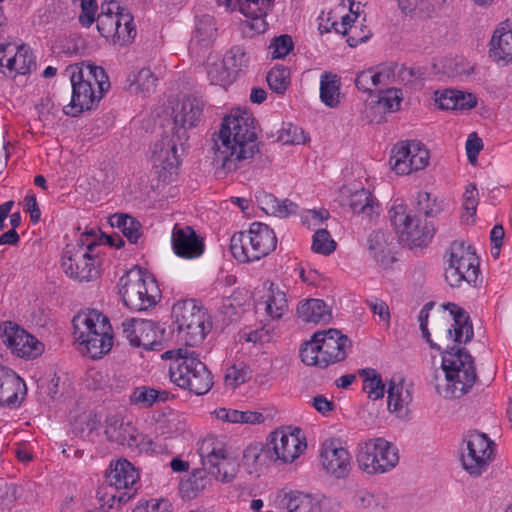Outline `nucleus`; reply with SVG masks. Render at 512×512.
I'll list each match as a JSON object with an SVG mask.
<instances>
[{
	"instance_id": "nucleus-10",
	"label": "nucleus",
	"mask_w": 512,
	"mask_h": 512,
	"mask_svg": "<svg viewBox=\"0 0 512 512\" xmlns=\"http://www.w3.org/2000/svg\"><path fill=\"white\" fill-rule=\"evenodd\" d=\"M94 242L68 244L62 255V268L65 274L78 282L96 280L100 274V262L95 253Z\"/></svg>"
},
{
	"instance_id": "nucleus-42",
	"label": "nucleus",
	"mask_w": 512,
	"mask_h": 512,
	"mask_svg": "<svg viewBox=\"0 0 512 512\" xmlns=\"http://www.w3.org/2000/svg\"><path fill=\"white\" fill-rule=\"evenodd\" d=\"M262 209L267 213L280 218L294 215L298 211V205L289 199L279 200L271 194H266L260 200Z\"/></svg>"
},
{
	"instance_id": "nucleus-48",
	"label": "nucleus",
	"mask_w": 512,
	"mask_h": 512,
	"mask_svg": "<svg viewBox=\"0 0 512 512\" xmlns=\"http://www.w3.org/2000/svg\"><path fill=\"white\" fill-rule=\"evenodd\" d=\"M266 80L273 92L284 94L290 85V71L285 66L276 65L268 72Z\"/></svg>"
},
{
	"instance_id": "nucleus-41",
	"label": "nucleus",
	"mask_w": 512,
	"mask_h": 512,
	"mask_svg": "<svg viewBox=\"0 0 512 512\" xmlns=\"http://www.w3.org/2000/svg\"><path fill=\"white\" fill-rule=\"evenodd\" d=\"M110 224L113 227H117L132 244H136L142 236L141 223L127 214L112 215L110 217Z\"/></svg>"
},
{
	"instance_id": "nucleus-35",
	"label": "nucleus",
	"mask_w": 512,
	"mask_h": 512,
	"mask_svg": "<svg viewBox=\"0 0 512 512\" xmlns=\"http://www.w3.org/2000/svg\"><path fill=\"white\" fill-rule=\"evenodd\" d=\"M268 446L261 443H253L246 447L243 452L242 463L249 474H258L261 468L270 461Z\"/></svg>"
},
{
	"instance_id": "nucleus-28",
	"label": "nucleus",
	"mask_w": 512,
	"mask_h": 512,
	"mask_svg": "<svg viewBox=\"0 0 512 512\" xmlns=\"http://www.w3.org/2000/svg\"><path fill=\"white\" fill-rule=\"evenodd\" d=\"M204 103L197 97L185 98L179 106L174 109V124L180 129L195 127L200 121L203 113Z\"/></svg>"
},
{
	"instance_id": "nucleus-19",
	"label": "nucleus",
	"mask_w": 512,
	"mask_h": 512,
	"mask_svg": "<svg viewBox=\"0 0 512 512\" xmlns=\"http://www.w3.org/2000/svg\"><path fill=\"white\" fill-rule=\"evenodd\" d=\"M270 461L291 463L306 449L307 444L299 438L298 434L276 430L270 435L267 444Z\"/></svg>"
},
{
	"instance_id": "nucleus-64",
	"label": "nucleus",
	"mask_w": 512,
	"mask_h": 512,
	"mask_svg": "<svg viewBox=\"0 0 512 512\" xmlns=\"http://www.w3.org/2000/svg\"><path fill=\"white\" fill-rule=\"evenodd\" d=\"M372 77H375L374 69L372 68L359 72L355 78V85L357 89L371 93L373 91L371 85Z\"/></svg>"
},
{
	"instance_id": "nucleus-32",
	"label": "nucleus",
	"mask_w": 512,
	"mask_h": 512,
	"mask_svg": "<svg viewBox=\"0 0 512 512\" xmlns=\"http://www.w3.org/2000/svg\"><path fill=\"white\" fill-rule=\"evenodd\" d=\"M83 73V82L89 83L91 88H96L100 92H106L110 83L105 70L102 67L96 66L90 62L82 63L81 66H76L71 72V76H80Z\"/></svg>"
},
{
	"instance_id": "nucleus-15",
	"label": "nucleus",
	"mask_w": 512,
	"mask_h": 512,
	"mask_svg": "<svg viewBox=\"0 0 512 512\" xmlns=\"http://www.w3.org/2000/svg\"><path fill=\"white\" fill-rule=\"evenodd\" d=\"M430 154L419 141L400 142L392 149L389 163L399 175H408L423 170L429 164Z\"/></svg>"
},
{
	"instance_id": "nucleus-63",
	"label": "nucleus",
	"mask_w": 512,
	"mask_h": 512,
	"mask_svg": "<svg viewBox=\"0 0 512 512\" xmlns=\"http://www.w3.org/2000/svg\"><path fill=\"white\" fill-rule=\"evenodd\" d=\"M396 70H398L402 80H405L404 74L412 75V71L410 69L399 67L396 63L384 64L378 67V72L383 73L381 76L387 84L389 79L395 75Z\"/></svg>"
},
{
	"instance_id": "nucleus-39",
	"label": "nucleus",
	"mask_w": 512,
	"mask_h": 512,
	"mask_svg": "<svg viewBox=\"0 0 512 512\" xmlns=\"http://www.w3.org/2000/svg\"><path fill=\"white\" fill-rule=\"evenodd\" d=\"M217 27L215 19L210 15H203L197 18L192 44L208 47L215 39Z\"/></svg>"
},
{
	"instance_id": "nucleus-17",
	"label": "nucleus",
	"mask_w": 512,
	"mask_h": 512,
	"mask_svg": "<svg viewBox=\"0 0 512 512\" xmlns=\"http://www.w3.org/2000/svg\"><path fill=\"white\" fill-rule=\"evenodd\" d=\"M1 331L3 344L18 357L32 359L44 351L43 343L13 322H5Z\"/></svg>"
},
{
	"instance_id": "nucleus-24",
	"label": "nucleus",
	"mask_w": 512,
	"mask_h": 512,
	"mask_svg": "<svg viewBox=\"0 0 512 512\" xmlns=\"http://www.w3.org/2000/svg\"><path fill=\"white\" fill-rule=\"evenodd\" d=\"M25 394L24 381L13 371L0 366V405L17 406Z\"/></svg>"
},
{
	"instance_id": "nucleus-30",
	"label": "nucleus",
	"mask_w": 512,
	"mask_h": 512,
	"mask_svg": "<svg viewBox=\"0 0 512 512\" xmlns=\"http://www.w3.org/2000/svg\"><path fill=\"white\" fill-rule=\"evenodd\" d=\"M348 206L353 213L362 216L364 219L372 220L379 214V205L369 190L361 188L350 193Z\"/></svg>"
},
{
	"instance_id": "nucleus-23",
	"label": "nucleus",
	"mask_w": 512,
	"mask_h": 512,
	"mask_svg": "<svg viewBox=\"0 0 512 512\" xmlns=\"http://www.w3.org/2000/svg\"><path fill=\"white\" fill-rule=\"evenodd\" d=\"M0 66L6 67L10 72L25 75L36 67L35 57L29 47L13 43H1Z\"/></svg>"
},
{
	"instance_id": "nucleus-59",
	"label": "nucleus",
	"mask_w": 512,
	"mask_h": 512,
	"mask_svg": "<svg viewBox=\"0 0 512 512\" xmlns=\"http://www.w3.org/2000/svg\"><path fill=\"white\" fill-rule=\"evenodd\" d=\"M458 90L446 89L435 92V103L443 110H456Z\"/></svg>"
},
{
	"instance_id": "nucleus-45",
	"label": "nucleus",
	"mask_w": 512,
	"mask_h": 512,
	"mask_svg": "<svg viewBox=\"0 0 512 512\" xmlns=\"http://www.w3.org/2000/svg\"><path fill=\"white\" fill-rule=\"evenodd\" d=\"M207 76L213 85L226 87L233 82L235 76L223 60H216L207 63Z\"/></svg>"
},
{
	"instance_id": "nucleus-4",
	"label": "nucleus",
	"mask_w": 512,
	"mask_h": 512,
	"mask_svg": "<svg viewBox=\"0 0 512 512\" xmlns=\"http://www.w3.org/2000/svg\"><path fill=\"white\" fill-rule=\"evenodd\" d=\"M74 337L91 358H101L113 345L108 318L96 310L78 313L72 321Z\"/></svg>"
},
{
	"instance_id": "nucleus-26",
	"label": "nucleus",
	"mask_w": 512,
	"mask_h": 512,
	"mask_svg": "<svg viewBox=\"0 0 512 512\" xmlns=\"http://www.w3.org/2000/svg\"><path fill=\"white\" fill-rule=\"evenodd\" d=\"M489 54L496 62H512V22L504 21L494 30Z\"/></svg>"
},
{
	"instance_id": "nucleus-34",
	"label": "nucleus",
	"mask_w": 512,
	"mask_h": 512,
	"mask_svg": "<svg viewBox=\"0 0 512 512\" xmlns=\"http://www.w3.org/2000/svg\"><path fill=\"white\" fill-rule=\"evenodd\" d=\"M265 312L272 320H278L288 311L289 305L286 293L277 285L271 283L266 294Z\"/></svg>"
},
{
	"instance_id": "nucleus-25",
	"label": "nucleus",
	"mask_w": 512,
	"mask_h": 512,
	"mask_svg": "<svg viewBox=\"0 0 512 512\" xmlns=\"http://www.w3.org/2000/svg\"><path fill=\"white\" fill-rule=\"evenodd\" d=\"M251 244V254L253 258L260 260L266 257L269 253L275 250L277 245V237L274 231L267 225L261 222H254L249 228Z\"/></svg>"
},
{
	"instance_id": "nucleus-62",
	"label": "nucleus",
	"mask_w": 512,
	"mask_h": 512,
	"mask_svg": "<svg viewBox=\"0 0 512 512\" xmlns=\"http://www.w3.org/2000/svg\"><path fill=\"white\" fill-rule=\"evenodd\" d=\"M482 148V140L476 135V133L470 134L466 142V152L468 160L471 163L476 162L477 156Z\"/></svg>"
},
{
	"instance_id": "nucleus-55",
	"label": "nucleus",
	"mask_w": 512,
	"mask_h": 512,
	"mask_svg": "<svg viewBox=\"0 0 512 512\" xmlns=\"http://www.w3.org/2000/svg\"><path fill=\"white\" fill-rule=\"evenodd\" d=\"M157 80V77L152 73V71L149 68H142L135 75L133 81L135 91L143 94H150L155 90Z\"/></svg>"
},
{
	"instance_id": "nucleus-43",
	"label": "nucleus",
	"mask_w": 512,
	"mask_h": 512,
	"mask_svg": "<svg viewBox=\"0 0 512 512\" xmlns=\"http://www.w3.org/2000/svg\"><path fill=\"white\" fill-rule=\"evenodd\" d=\"M250 233L248 231H240L234 233L230 239V251L233 257L241 263H249L256 261L251 254V244L249 243Z\"/></svg>"
},
{
	"instance_id": "nucleus-2",
	"label": "nucleus",
	"mask_w": 512,
	"mask_h": 512,
	"mask_svg": "<svg viewBox=\"0 0 512 512\" xmlns=\"http://www.w3.org/2000/svg\"><path fill=\"white\" fill-rule=\"evenodd\" d=\"M213 163L224 172H232L259 152L254 117L247 111L236 110L223 119L221 128L212 138Z\"/></svg>"
},
{
	"instance_id": "nucleus-58",
	"label": "nucleus",
	"mask_w": 512,
	"mask_h": 512,
	"mask_svg": "<svg viewBox=\"0 0 512 512\" xmlns=\"http://www.w3.org/2000/svg\"><path fill=\"white\" fill-rule=\"evenodd\" d=\"M133 512H172V505L165 499H151L139 503Z\"/></svg>"
},
{
	"instance_id": "nucleus-29",
	"label": "nucleus",
	"mask_w": 512,
	"mask_h": 512,
	"mask_svg": "<svg viewBox=\"0 0 512 512\" xmlns=\"http://www.w3.org/2000/svg\"><path fill=\"white\" fill-rule=\"evenodd\" d=\"M107 480L116 490H131L139 480V473L132 463L119 459L107 474Z\"/></svg>"
},
{
	"instance_id": "nucleus-31",
	"label": "nucleus",
	"mask_w": 512,
	"mask_h": 512,
	"mask_svg": "<svg viewBox=\"0 0 512 512\" xmlns=\"http://www.w3.org/2000/svg\"><path fill=\"white\" fill-rule=\"evenodd\" d=\"M297 314L304 322L328 323L332 318L330 307L320 299H308L299 303Z\"/></svg>"
},
{
	"instance_id": "nucleus-53",
	"label": "nucleus",
	"mask_w": 512,
	"mask_h": 512,
	"mask_svg": "<svg viewBox=\"0 0 512 512\" xmlns=\"http://www.w3.org/2000/svg\"><path fill=\"white\" fill-rule=\"evenodd\" d=\"M336 242L325 229H318L313 235L312 250L322 255H330L336 249Z\"/></svg>"
},
{
	"instance_id": "nucleus-8",
	"label": "nucleus",
	"mask_w": 512,
	"mask_h": 512,
	"mask_svg": "<svg viewBox=\"0 0 512 512\" xmlns=\"http://www.w3.org/2000/svg\"><path fill=\"white\" fill-rule=\"evenodd\" d=\"M180 339L188 347L201 343L211 328L206 311L193 299L179 301L172 308Z\"/></svg>"
},
{
	"instance_id": "nucleus-60",
	"label": "nucleus",
	"mask_w": 512,
	"mask_h": 512,
	"mask_svg": "<svg viewBox=\"0 0 512 512\" xmlns=\"http://www.w3.org/2000/svg\"><path fill=\"white\" fill-rule=\"evenodd\" d=\"M478 205V191L475 184L466 186L463 197V208L469 216H474Z\"/></svg>"
},
{
	"instance_id": "nucleus-49",
	"label": "nucleus",
	"mask_w": 512,
	"mask_h": 512,
	"mask_svg": "<svg viewBox=\"0 0 512 512\" xmlns=\"http://www.w3.org/2000/svg\"><path fill=\"white\" fill-rule=\"evenodd\" d=\"M224 58L235 77L240 71L247 68L250 62L249 53L241 45L232 46Z\"/></svg>"
},
{
	"instance_id": "nucleus-44",
	"label": "nucleus",
	"mask_w": 512,
	"mask_h": 512,
	"mask_svg": "<svg viewBox=\"0 0 512 512\" xmlns=\"http://www.w3.org/2000/svg\"><path fill=\"white\" fill-rule=\"evenodd\" d=\"M359 374L363 378V390L370 399L378 400L384 397L385 384L375 369H363Z\"/></svg>"
},
{
	"instance_id": "nucleus-33",
	"label": "nucleus",
	"mask_w": 512,
	"mask_h": 512,
	"mask_svg": "<svg viewBox=\"0 0 512 512\" xmlns=\"http://www.w3.org/2000/svg\"><path fill=\"white\" fill-rule=\"evenodd\" d=\"M278 500L279 506L286 512H310L313 506L311 496L300 491L282 489Z\"/></svg>"
},
{
	"instance_id": "nucleus-36",
	"label": "nucleus",
	"mask_w": 512,
	"mask_h": 512,
	"mask_svg": "<svg viewBox=\"0 0 512 512\" xmlns=\"http://www.w3.org/2000/svg\"><path fill=\"white\" fill-rule=\"evenodd\" d=\"M340 78L331 72H324L320 77V99L330 108L340 103Z\"/></svg>"
},
{
	"instance_id": "nucleus-51",
	"label": "nucleus",
	"mask_w": 512,
	"mask_h": 512,
	"mask_svg": "<svg viewBox=\"0 0 512 512\" xmlns=\"http://www.w3.org/2000/svg\"><path fill=\"white\" fill-rule=\"evenodd\" d=\"M307 140L305 132L302 128L292 123H283L278 131V141L285 145H300Z\"/></svg>"
},
{
	"instance_id": "nucleus-37",
	"label": "nucleus",
	"mask_w": 512,
	"mask_h": 512,
	"mask_svg": "<svg viewBox=\"0 0 512 512\" xmlns=\"http://www.w3.org/2000/svg\"><path fill=\"white\" fill-rule=\"evenodd\" d=\"M388 393V409L391 412H395L399 415L403 414L406 407L412 400L411 393L408 388L405 387L404 381L400 380L396 383L394 380L389 382Z\"/></svg>"
},
{
	"instance_id": "nucleus-61",
	"label": "nucleus",
	"mask_w": 512,
	"mask_h": 512,
	"mask_svg": "<svg viewBox=\"0 0 512 512\" xmlns=\"http://www.w3.org/2000/svg\"><path fill=\"white\" fill-rule=\"evenodd\" d=\"M248 372L243 367L233 365L227 368L225 373V383L233 388L244 383L247 379Z\"/></svg>"
},
{
	"instance_id": "nucleus-6",
	"label": "nucleus",
	"mask_w": 512,
	"mask_h": 512,
	"mask_svg": "<svg viewBox=\"0 0 512 512\" xmlns=\"http://www.w3.org/2000/svg\"><path fill=\"white\" fill-rule=\"evenodd\" d=\"M201 465L216 481L231 482L237 473L238 464L223 438L208 435L198 443Z\"/></svg>"
},
{
	"instance_id": "nucleus-3",
	"label": "nucleus",
	"mask_w": 512,
	"mask_h": 512,
	"mask_svg": "<svg viewBox=\"0 0 512 512\" xmlns=\"http://www.w3.org/2000/svg\"><path fill=\"white\" fill-rule=\"evenodd\" d=\"M351 347V340L340 330L328 329L314 333L303 343L300 357L305 365L326 368L343 361Z\"/></svg>"
},
{
	"instance_id": "nucleus-46",
	"label": "nucleus",
	"mask_w": 512,
	"mask_h": 512,
	"mask_svg": "<svg viewBox=\"0 0 512 512\" xmlns=\"http://www.w3.org/2000/svg\"><path fill=\"white\" fill-rule=\"evenodd\" d=\"M168 399L167 391H160L146 386L137 387L130 395L131 403L142 408L151 407L157 401Z\"/></svg>"
},
{
	"instance_id": "nucleus-16",
	"label": "nucleus",
	"mask_w": 512,
	"mask_h": 512,
	"mask_svg": "<svg viewBox=\"0 0 512 512\" xmlns=\"http://www.w3.org/2000/svg\"><path fill=\"white\" fill-rule=\"evenodd\" d=\"M165 136L160 141L156 142L152 152V167L155 173L163 182H171L178 174L180 159L177 154L178 142L181 138L178 135ZM182 137L186 138L185 131L182 132Z\"/></svg>"
},
{
	"instance_id": "nucleus-40",
	"label": "nucleus",
	"mask_w": 512,
	"mask_h": 512,
	"mask_svg": "<svg viewBox=\"0 0 512 512\" xmlns=\"http://www.w3.org/2000/svg\"><path fill=\"white\" fill-rule=\"evenodd\" d=\"M353 502L358 509L365 512H384L388 508V499L384 494H375L366 490L358 491Z\"/></svg>"
},
{
	"instance_id": "nucleus-38",
	"label": "nucleus",
	"mask_w": 512,
	"mask_h": 512,
	"mask_svg": "<svg viewBox=\"0 0 512 512\" xmlns=\"http://www.w3.org/2000/svg\"><path fill=\"white\" fill-rule=\"evenodd\" d=\"M391 234L382 230L373 231L367 239L368 250L373 258L380 263H385L391 255Z\"/></svg>"
},
{
	"instance_id": "nucleus-57",
	"label": "nucleus",
	"mask_w": 512,
	"mask_h": 512,
	"mask_svg": "<svg viewBox=\"0 0 512 512\" xmlns=\"http://www.w3.org/2000/svg\"><path fill=\"white\" fill-rule=\"evenodd\" d=\"M365 303L373 314L377 315L385 327L388 328L390 326L391 314L387 303L379 298L368 299Z\"/></svg>"
},
{
	"instance_id": "nucleus-54",
	"label": "nucleus",
	"mask_w": 512,
	"mask_h": 512,
	"mask_svg": "<svg viewBox=\"0 0 512 512\" xmlns=\"http://www.w3.org/2000/svg\"><path fill=\"white\" fill-rule=\"evenodd\" d=\"M294 47L292 37L288 34H283L274 37L268 47L269 54L273 59H281L287 56Z\"/></svg>"
},
{
	"instance_id": "nucleus-20",
	"label": "nucleus",
	"mask_w": 512,
	"mask_h": 512,
	"mask_svg": "<svg viewBox=\"0 0 512 512\" xmlns=\"http://www.w3.org/2000/svg\"><path fill=\"white\" fill-rule=\"evenodd\" d=\"M320 459L323 469L330 476L341 479L349 475L351 455L337 440L327 439L322 443Z\"/></svg>"
},
{
	"instance_id": "nucleus-14",
	"label": "nucleus",
	"mask_w": 512,
	"mask_h": 512,
	"mask_svg": "<svg viewBox=\"0 0 512 512\" xmlns=\"http://www.w3.org/2000/svg\"><path fill=\"white\" fill-rule=\"evenodd\" d=\"M494 454V443L486 434L477 431L469 432L461 447V463L463 468L474 477L487 471Z\"/></svg>"
},
{
	"instance_id": "nucleus-13",
	"label": "nucleus",
	"mask_w": 512,
	"mask_h": 512,
	"mask_svg": "<svg viewBox=\"0 0 512 512\" xmlns=\"http://www.w3.org/2000/svg\"><path fill=\"white\" fill-rule=\"evenodd\" d=\"M390 221L404 245L421 247L432 237V231L402 203H394L389 210Z\"/></svg>"
},
{
	"instance_id": "nucleus-5",
	"label": "nucleus",
	"mask_w": 512,
	"mask_h": 512,
	"mask_svg": "<svg viewBox=\"0 0 512 512\" xmlns=\"http://www.w3.org/2000/svg\"><path fill=\"white\" fill-rule=\"evenodd\" d=\"M119 293L124 304L135 311L152 308L161 297L155 279L140 268L131 269L120 278Z\"/></svg>"
},
{
	"instance_id": "nucleus-7",
	"label": "nucleus",
	"mask_w": 512,
	"mask_h": 512,
	"mask_svg": "<svg viewBox=\"0 0 512 512\" xmlns=\"http://www.w3.org/2000/svg\"><path fill=\"white\" fill-rule=\"evenodd\" d=\"M480 273L479 258L470 245L454 241L446 254L445 280L452 288L475 285Z\"/></svg>"
},
{
	"instance_id": "nucleus-50",
	"label": "nucleus",
	"mask_w": 512,
	"mask_h": 512,
	"mask_svg": "<svg viewBox=\"0 0 512 512\" xmlns=\"http://www.w3.org/2000/svg\"><path fill=\"white\" fill-rule=\"evenodd\" d=\"M214 479L205 467L195 469L189 479L182 484V489L187 493L196 494L210 486Z\"/></svg>"
},
{
	"instance_id": "nucleus-56",
	"label": "nucleus",
	"mask_w": 512,
	"mask_h": 512,
	"mask_svg": "<svg viewBox=\"0 0 512 512\" xmlns=\"http://www.w3.org/2000/svg\"><path fill=\"white\" fill-rule=\"evenodd\" d=\"M350 16L346 15L342 18V25L349 24L348 29L345 28L344 34L348 35L347 43L350 47H356L358 44L365 42L371 36L369 30H362V28L356 24H350Z\"/></svg>"
},
{
	"instance_id": "nucleus-22",
	"label": "nucleus",
	"mask_w": 512,
	"mask_h": 512,
	"mask_svg": "<svg viewBox=\"0 0 512 512\" xmlns=\"http://www.w3.org/2000/svg\"><path fill=\"white\" fill-rule=\"evenodd\" d=\"M171 244L174 253L185 259L198 258L204 252L203 239L190 226L176 224L172 230Z\"/></svg>"
},
{
	"instance_id": "nucleus-18",
	"label": "nucleus",
	"mask_w": 512,
	"mask_h": 512,
	"mask_svg": "<svg viewBox=\"0 0 512 512\" xmlns=\"http://www.w3.org/2000/svg\"><path fill=\"white\" fill-rule=\"evenodd\" d=\"M123 333L133 347L160 351L163 347L162 332L150 320L130 319L122 323Z\"/></svg>"
},
{
	"instance_id": "nucleus-21",
	"label": "nucleus",
	"mask_w": 512,
	"mask_h": 512,
	"mask_svg": "<svg viewBox=\"0 0 512 512\" xmlns=\"http://www.w3.org/2000/svg\"><path fill=\"white\" fill-rule=\"evenodd\" d=\"M83 73L78 76H70L72 85L71 102L64 108L67 115L77 116L84 110H90L95 103H98L105 92L91 88L89 83L83 82Z\"/></svg>"
},
{
	"instance_id": "nucleus-1",
	"label": "nucleus",
	"mask_w": 512,
	"mask_h": 512,
	"mask_svg": "<svg viewBox=\"0 0 512 512\" xmlns=\"http://www.w3.org/2000/svg\"><path fill=\"white\" fill-rule=\"evenodd\" d=\"M444 310L449 311L453 319L447 337L454 343L446 345L442 355L444 377L435 376L437 393L444 398H460L475 384L477 379L473 357L459 345L466 344L473 338V327L467 312L455 303H444Z\"/></svg>"
},
{
	"instance_id": "nucleus-52",
	"label": "nucleus",
	"mask_w": 512,
	"mask_h": 512,
	"mask_svg": "<svg viewBox=\"0 0 512 512\" xmlns=\"http://www.w3.org/2000/svg\"><path fill=\"white\" fill-rule=\"evenodd\" d=\"M402 99L401 90L389 88L379 93L377 106L381 108L384 113L393 112L399 109Z\"/></svg>"
},
{
	"instance_id": "nucleus-27",
	"label": "nucleus",
	"mask_w": 512,
	"mask_h": 512,
	"mask_svg": "<svg viewBox=\"0 0 512 512\" xmlns=\"http://www.w3.org/2000/svg\"><path fill=\"white\" fill-rule=\"evenodd\" d=\"M105 424V435L109 441L128 447L137 445L138 432L130 422L112 415L106 418Z\"/></svg>"
},
{
	"instance_id": "nucleus-9",
	"label": "nucleus",
	"mask_w": 512,
	"mask_h": 512,
	"mask_svg": "<svg viewBox=\"0 0 512 512\" xmlns=\"http://www.w3.org/2000/svg\"><path fill=\"white\" fill-rule=\"evenodd\" d=\"M96 22L101 36L115 45H126L136 36L133 16L122 9L117 1L102 4Z\"/></svg>"
},
{
	"instance_id": "nucleus-11",
	"label": "nucleus",
	"mask_w": 512,
	"mask_h": 512,
	"mask_svg": "<svg viewBox=\"0 0 512 512\" xmlns=\"http://www.w3.org/2000/svg\"><path fill=\"white\" fill-rule=\"evenodd\" d=\"M357 463L367 474L385 473L394 468L398 461V449L383 438H371L358 444Z\"/></svg>"
},
{
	"instance_id": "nucleus-12",
	"label": "nucleus",
	"mask_w": 512,
	"mask_h": 512,
	"mask_svg": "<svg viewBox=\"0 0 512 512\" xmlns=\"http://www.w3.org/2000/svg\"><path fill=\"white\" fill-rule=\"evenodd\" d=\"M199 355L193 350L184 356L177 365H171L169 375L171 381L180 388L187 389L196 395H203L213 386V377L206 365L199 360Z\"/></svg>"
},
{
	"instance_id": "nucleus-47",
	"label": "nucleus",
	"mask_w": 512,
	"mask_h": 512,
	"mask_svg": "<svg viewBox=\"0 0 512 512\" xmlns=\"http://www.w3.org/2000/svg\"><path fill=\"white\" fill-rule=\"evenodd\" d=\"M114 490L116 489L114 487H111L110 484L108 486H103L98 489L97 498L103 509H105V507H107L108 509L114 508L115 503H118L119 505L126 503L134 496L135 493H130L129 491L117 492ZM134 491H136V489Z\"/></svg>"
}]
</instances>
